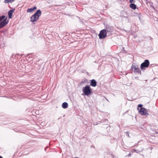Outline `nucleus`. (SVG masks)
Returning a JSON list of instances; mask_svg holds the SVG:
<instances>
[{"label": "nucleus", "instance_id": "obj_1", "mask_svg": "<svg viewBox=\"0 0 158 158\" xmlns=\"http://www.w3.org/2000/svg\"><path fill=\"white\" fill-rule=\"evenodd\" d=\"M82 91L85 95L88 96L91 94L92 90L89 86L86 85L83 88Z\"/></svg>", "mask_w": 158, "mask_h": 158}, {"label": "nucleus", "instance_id": "obj_2", "mask_svg": "<svg viewBox=\"0 0 158 158\" xmlns=\"http://www.w3.org/2000/svg\"><path fill=\"white\" fill-rule=\"evenodd\" d=\"M150 64L149 61L148 60H145L140 65L141 69L143 71L146 68L148 67Z\"/></svg>", "mask_w": 158, "mask_h": 158}, {"label": "nucleus", "instance_id": "obj_3", "mask_svg": "<svg viewBox=\"0 0 158 158\" xmlns=\"http://www.w3.org/2000/svg\"><path fill=\"white\" fill-rule=\"evenodd\" d=\"M104 29L106 31L107 34H111L114 31L113 27L109 25H106L105 26V29Z\"/></svg>", "mask_w": 158, "mask_h": 158}, {"label": "nucleus", "instance_id": "obj_4", "mask_svg": "<svg viewBox=\"0 0 158 158\" xmlns=\"http://www.w3.org/2000/svg\"><path fill=\"white\" fill-rule=\"evenodd\" d=\"M108 34L105 30L103 29L101 30L98 34L99 38L100 39H103L105 38L106 37L107 35Z\"/></svg>", "mask_w": 158, "mask_h": 158}, {"label": "nucleus", "instance_id": "obj_5", "mask_svg": "<svg viewBox=\"0 0 158 158\" xmlns=\"http://www.w3.org/2000/svg\"><path fill=\"white\" fill-rule=\"evenodd\" d=\"M8 22L9 21L7 20L6 17L0 23V29L6 25Z\"/></svg>", "mask_w": 158, "mask_h": 158}, {"label": "nucleus", "instance_id": "obj_6", "mask_svg": "<svg viewBox=\"0 0 158 158\" xmlns=\"http://www.w3.org/2000/svg\"><path fill=\"white\" fill-rule=\"evenodd\" d=\"M139 112L142 115H148V111L145 110L144 108H141L139 110Z\"/></svg>", "mask_w": 158, "mask_h": 158}, {"label": "nucleus", "instance_id": "obj_7", "mask_svg": "<svg viewBox=\"0 0 158 158\" xmlns=\"http://www.w3.org/2000/svg\"><path fill=\"white\" fill-rule=\"evenodd\" d=\"M39 18L37 16L33 15L31 16L30 18V20L31 22H34L37 21Z\"/></svg>", "mask_w": 158, "mask_h": 158}, {"label": "nucleus", "instance_id": "obj_8", "mask_svg": "<svg viewBox=\"0 0 158 158\" xmlns=\"http://www.w3.org/2000/svg\"><path fill=\"white\" fill-rule=\"evenodd\" d=\"M97 82L95 80L93 79L90 80V85L93 87H95L97 85Z\"/></svg>", "mask_w": 158, "mask_h": 158}, {"label": "nucleus", "instance_id": "obj_9", "mask_svg": "<svg viewBox=\"0 0 158 158\" xmlns=\"http://www.w3.org/2000/svg\"><path fill=\"white\" fill-rule=\"evenodd\" d=\"M15 9L10 10L8 12V17L9 19L12 18V15L13 13L14 12Z\"/></svg>", "mask_w": 158, "mask_h": 158}, {"label": "nucleus", "instance_id": "obj_10", "mask_svg": "<svg viewBox=\"0 0 158 158\" xmlns=\"http://www.w3.org/2000/svg\"><path fill=\"white\" fill-rule=\"evenodd\" d=\"M41 11L40 10H38L35 13L34 15L37 16L39 18L41 15Z\"/></svg>", "mask_w": 158, "mask_h": 158}, {"label": "nucleus", "instance_id": "obj_11", "mask_svg": "<svg viewBox=\"0 0 158 158\" xmlns=\"http://www.w3.org/2000/svg\"><path fill=\"white\" fill-rule=\"evenodd\" d=\"M62 106L64 109H66L68 106V103L66 102H63L62 104Z\"/></svg>", "mask_w": 158, "mask_h": 158}, {"label": "nucleus", "instance_id": "obj_12", "mask_svg": "<svg viewBox=\"0 0 158 158\" xmlns=\"http://www.w3.org/2000/svg\"><path fill=\"white\" fill-rule=\"evenodd\" d=\"M130 8L133 9L134 10H135L136 8V6L134 3H131L130 5Z\"/></svg>", "mask_w": 158, "mask_h": 158}, {"label": "nucleus", "instance_id": "obj_13", "mask_svg": "<svg viewBox=\"0 0 158 158\" xmlns=\"http://www.w3.org/2000/svg\"><path fill=\"white\" fill-rule=\"evenodd\" d=\"M15 0H5L4 2L5 3H12Z\"/></svg>", "mask_w": 158, "mask_h": 158}, {"label": "nucleus", "instance_id": "obj_14", "mask_svg": "<svg viewBox=\"0 0 158 158\" xmlns=\"http://www.w3.org/2000/svg\"><path fill=\"white\" fill-rule=\"evenodd\" d=\"M138 66L135 64H133L131 67V69H136L137 68H138Z\"/></svg>", "mask_w": 158, "mask_h": 158}, {"label": "nucleus", "instance_id": "obj_15", "mask_svg": "<svg viewBox=\"0 0 158 158\" xmlns=\"http://www.w3.org/2000/svg\"><path fill=\"white\" fill-rule=\"evenodd\" d=\"M141 72V70H140L138 68V67L136 69H135L134 70V72L135 73H140V74Z\"/></svg>", "mask_w": 158, "mask_h": 158}, {"label": "nucleus", "instance_id": "obj_16", "mask_svg": "<svg viewBox=\"0 0 158 158\" xmlns=\"http://www.w3.org/2000/svg\"><path fill=\"white\" fill-rule=\"evenodd\" d=\"M6 16L4 15H3L0 16V21H2L6 18Z\"/></svg>", "mask_w": 158, "mask_h": 158}, {"label": "nucleus", "instance_id": "obj_17", "mask_svg": "<svg viewBox=\"0 0 158 158\" xmlns=\"http://www.w3.org/2000/svg\"><path fill=\"white\" fill-rule=\"evenodd\" d=\"M33 11V10L32 8H30L28 9L27 10V12H31Z\"/></svg>", "mask_w": 158, "mask_h": 158}, {"label": "nucleus", "instance_id": "obj_18", "mask_svg": "<svg viewBox=\"0 0 158 158\" xmlns=\"http://www.w3.org/2000/svg\"><path fill=\"white\" fill-rule=\"evenodd\" d=\"M143 106V105L141 104H139L138 105V107H137V109L138 110H139V108L140 107V108H143L142 107Z\"/></svg>", "mask_w": 158, "mask_h": 158}, {"label": "nucleus", "instance_id": "obj_19", "mask_svg": "<svg viewBox=\"0 0 158 158\" xmlns=\"http://www.w3.org/2000/svg\"><path fill=\"white\" fill-rule=\"evenodd\" d=\"M150 7H152V6L153 3L152 2H150L149 3Z\"/></svg>", "mask_w": 158, "mask_h": 158}, {"label": "nucleus", "instance_id": "obj_20", "mask_svg": "<svg viewBox=\"0 0 158 158\" xmlns=\"http://www.w3.org/2000/svg\"><path fill=\"white\" fill-rule=\"evenodd\" d=\"M32 8L33 10H35L37 8V7L36 6H34L33 7H32Z\"/></svg>", "mask_w": 158, "mask_h": 158}, {"label": "nucleus", "instance_id": "obj_21", "mask_svg": "<svg viewBox=\"0 0 158 158\" xmlns=\"http://www.w3.org/2000/svg\"><path fill=\"white\" fill-rule=\"evenodd\" d=\"M146 1L147 3H149L150 2L149 0H146Z\"/></svg>", "mask_w": 158, "mask_h": 158}, {"label": "nucleus", "instance_id": "obj_22", "mask_svg": "<svg viewBox=\"0 0 158 158\" xmlns=\"http://www.w3.org/2000/svg\"><path fill=\"white\" fill-rule=\"evenodd\" d=\"M134 1V0H129V2L130 3H132V2H133Z\"/></svg>", "mask_w": 158, "mask_h": 158}, {"label": "nucleus", "instance_id": "obj_23", "mask_svg": "<svg viewBox=\"0 0 158 158\" xmlns=\"http://www.w3.org/2000/svg\"><path fill=\"white\" fill-rule=\"evenodd\" d=\"M140 16H141V15H140V14H139V19H140Z\"/></svg>", "mask_w": 158, "mask_h": 158}, {"label": "nucleus", "instance_id": "obj_24", "mask_svg": "<svg viewBox=\"0 0 158 158\" xmlns=\"http://www.w3.org/2000/svg\"><path fill=\"white\" fill-rule=\"evenodd\" d=\"M127 135L129 136V133L128 132H127Z\"/></svg>", "mask_w": 158, "mask_h": 158}, {"label": "nucleus", "instance_id": "obj_25", "mask_svg": "<svg viewBox=\"0 0 158 158\" xmlns=\"http://www.w3.org/2000/svg\"><path fill=\"white\" fill-rule=\"evenodd\" d=\"M151 7L154 10H155V8L153 6H152Z\"/></svg>", "mask_w": 158, "mask_h": 158}, {"label": "nucleus", "instance_id": "obj_26", "mask_svg": "<svg viewBox=\"0 0 158 158\" xmlns=\"http://www.w3.org/2000/svg\"><path fill=\"white\" fill-rule=\"evenodd\" d=\"M48 148V147H46V148H45V151H46L47 149V148Z\"/></svg>", "mask_w": 158, "mask_h": 158}, {"label": "nucleus", "instance_id": "obj_27", "mask_svg": "<svg viewBox=\"0 0 158 158\" xmlns=\"http://www.w3.org/2000/svg\"><path fill=\"white\" fill-rule=\"evenodd\" d=\"M112 157L113 158H114V157H115V156H114L113 155H112Z\"/></svg>", "mask_w": 158, "mask_h": 158}, {"label": "nucleus", "instance_id": "obj_28", "mask_svg": "<svg viewBox=\"0 0 158 158\" xmlns=\"http://www.w3.org/2000/svg\"><path fill=\"white\" fill-rule=\"evenodd\" d=\"M0 158H3L2 157L0 156Z\"/></svg>", "mask_w": 158, "mask_h": 158}, {"label": "nucleus", "instance_id": "obj_29", "mask_svg": "<svg viewBox=\"0 0 158 158\" xmlns=\"http://www.w3.org/2000/svg\"><path fill=\"white\" fill-rule=\"evenodd\" d=\"M128 155L129 156H131V154H129Z\"/></svg>", "mask_w": 158, "mask_h": 158}, {"label": "nucleus", "instance_id": "obj_30", "mask_svg": "<svg viewBox=\"0 0 158 158\" xmlns=\"http://www.w3.org/2000/svg\"><path fill=\"white\" fill-rule=\"evenodd\" d=\"M74 158H79L78 157H75Z\"/></svg>", "mask_w": 158, "mask_h": 158}, {"label": "nucleus", "instance_id": "obj_31", "mask_svg": "<svg viewBox=\"0 0 158 158\" xmlns=\"http://www.w3.org/2000/svg\"><path fill=\"white\" fill-rule=\"evenodd\" d=\"M156 11V13H158V10H157V11Z\"/></svg>", "mask_w": 158, "mask_h": 158}, {"label": "nucleus", "instance_id": "obj_32", "mask_svg": "<svg viewBox=\"0 0 158 158\" xmlns=\"http://www.w3.org/2000/svg\"><path fill=\"white\" fill-rule=\"evenodd\" d=\"M134 151H136V150L135 149H134Z\"/></svg>", "mask_w": 158, "mask_h": 158}, {"label": "nucleus", "instance_id": "obj_33", "mask_svg": "<svg viewBox=\"0 0 158 158\" xmlns=\"http://www.w3.org/2000/svg\"><path fill=\"white\" fill-rule=\"evenodd\" d=\"M156 133H157V134H158V132H156Z\"/></svg>", "mask_w": 158, "mask_h": 158}]
</instances>
